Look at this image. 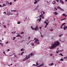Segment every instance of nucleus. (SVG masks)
I'll return each mask as SVG.
<instances>
[{"label": "nucleus", "mask_w": 67, "mask_h": 67, "mask_svg": "<svg viewBox=\"0 0 67 67\" xmlns=\"http://www.w3.org/2000/svg\"><path fill=\"white\" fill-rule=\"evenodd\" d=\"M60 43V42L58 41L54 42V44L53 43L52 44L51 47H50V49H53V48L56 47L57 46L59 45Z\"/></svg>", "instance_id": "nucleus-1"}, {"label": "nucleus", "mask_w": 67, "mask_h": 67, "mask_svg": "<svg viewBox=\"0 0 67 67\" xmlns=\"http://www.w3.org/2000/svg\"><path fill=\"white\" fill-rule=\"evenodd\" d=\"M40 40H38V39H36L35 41L34 42V43H35V44H37V45H39L40 44Z\"/></svg>", "instance_id": "nucleus-2"}, {"label": "nucleus", "mask_w": 67, "mask_h": 67, "mask_svg": "<svg viewBox=\"0 0 67 67\" xmlns=\"http://www.w3.org/2000/svg\"><path fill=\"white\" fill-rule=\"evenodd\" d=\"M35 30L36 31H37V30H39V28H38V27L37 26H36V28L35 29Z\"/></svg>", "instance_id": "nucleus-3"}, {"label": "nucleus", "mask_w": 67, "mask_h": 67, "mask_svg": "<svg viewBox=\"0 0 67 67\" xmlns=\"http://www.w3.org/2000/svg\"><path fill=\"white\" fill-rule=\"evenodd\" d=\"M30 56V54L28 55L27 56V58H26V59H28L30 58L31 57V56Z\"/></svg>", "instance_id": "nucleus-4"}, {"label": "nucleus", "mask_w": 67, "mask_h": 67, "mask_svg": "<svg viewBox=\"0 0 67 67\" xmlns=\"http://www.w3.org/2000/svg\"><path fill=\"white\" fill-rule=\"evenodd\" d=\"M63 29H64V30H66V29H67V26H64Z\"/></svg>", "instance_id": "nucleus-5"}, {"label": "nucleus", "mask_w": 67, "mask_h": 67, "mask_svg": "<svg viewBox=\"0 0 67 67\" xmlns=\"http://www.w3.org/2000/svg\"><path fill=\"white\" fill-rule=\"evenodd\" d=\"M57 13V12H53V13H54V14H55V15H57L58 13Z\"/></svg>", "instance_id": "nucleus-6"}, {"label": "nucleus", "mask_w": 67, "mask_h": 67, "mask_svg": "<svg viewBox=\"0 0 67 67\" xmlns=\"http://www.w3.org/2000/svg\"><path fill=\"white\" fill-rule=\"evenodd\" d=\"M34 1H35V2H34V4H36L38 2L37 1V0H35Z\"/></svg>", "instance_id": "nucleus-7"}, {"label": "nucleus", "mask_w": 67, "mask_h": 67, "mask_svg": "<svg viewBox=\"0 0 67 67\" xmlns=\"http://www.w3.org/2000/svg\"><path fill=\"white\" fill-rule=\"evenodd\" d=\"M44 23L46 24V25H47H47H48V23L45 21H44Z\"/></svg>", "instance_id": "nucleus-8"}, {"label": "nucleus", "mask_w": 67, "mask_h": 67, "mask_svg": "<svg viewBox=\"0 0 67 67\" xmlns=\"http://www.w3.org/2000/svg\"><path fill=\"white\" fill-rule=\"evenodd\" d=\"M60 50H59V51H56V53H57H57H59V52H60Z\"/></svg>", "instance_id": "nucleus-9"}, {"label": "nucleus", "mask_w": 67, "mask_h": 67, "mask_svg": "<svg viewBox=\"0 0 67 67\" xmlns=\"http://www.w3.org/2000/svg\"><path fill=\"white\" fill-rule=\"evenodd\" d=\"M27 59L26 57L25 58L23 59V61H25V60H26V59Z\"/></svg>", "instance_id": "nucleus-10"}, {"label": "nucleus", "mask_w": 67, "mask_h": 67, "mask_svg": "<svg viewBox=\"0 0 67 67\" xmlns=\"http://www.w3.org/2000/svg\"><path fill=\"white\" fill-rule=\"evenodd\" d=\"M63 35V34H61L59 35V37H61V36H62V35Z\"/></svg>", "instance_id": "nucleus-11"}, {"label": "nucleus", "mask_w": 67, "mask_h": 67, "mask_svg": "<svg viewBox=\"0 0 67 67\" xmlns=\"http://www.w3.org/2000/svg\"><path fill=\"white\" fill-rule=\"evenodd\" d=\"M54 10L55 11H56V10H57V8H56V7H55Z\"/></svg>", "instance_id": "nucleus-12"}, {"label": "nucleus", "mask_w": 67, "mask_h": 67, "mask_svg": "<svg viewBox=\"0 0 67 67\" xmlns=\"http://www.w3.org/2000/svg\"><path fill=\"white\" fill-rule=\"evenodd\" d=\"M30 55H31V56H34V54H33V53H31V54H30Z\"/></svg>", "instance_id": "nucleus-13"}, {"label": "nucleus", "mask_w": 67, "mask_h": 67, "mask_svg": "<svg viewBox=\"0 0 67 67\" xmlns=\"http://www.w3.org/2000/svg\"><path fill=\"white\" fill-rule=\"evenodd\" d=\"M31 28L33 30H34V29L33 27V26H31Z\"/></svg>", "instance_id": "nucleus-14"}, {"label": "nucleus", "mask_w": 67, "mask_h": 67, "mask_svg": "<svg viewBox=\"0 0 67 67\" xmlns=\"http://www.w3.org/2000/svg\"><path fill=\"white\" fill-rule=\"evenodd\" d=\"M30 44L32 45V46H33L34 45V43H31Z\"/></svg>", "instance_id": "nucleus-15"}, {"label": "nucleus", "mask_w": 67, "mask_h": 67, "mask_svg": "<svg viewBox=\"0 0 67 67\" xmlns=\"http://www.w3.org/2000/svg\"><path fill=\"white\" fill-rule=\"evenodd\" d=\"M3 26H4V28H6V26L5 25H2Z\"/></svg>", "instance_id": "nucleus-16"}, {"label": "nucleus", "mask_w": 67, "mask_h": 67, "mask_svg": "<svg viewBox=\"0 0 67 67\" xmlns=\"http://www.w3.org/2000/svg\"><path fill=\"white\" fill-rule=\"evenodd\" d=\"M11 11H14V12H16L17 11L15 10H11Z\"/></svg>", "instance_id": "nucleus-17"}, {"label": "nucleus", "mask_w": 67, "mask_h": 67, "mask_svg": "<svg viewBox=\"0 0 67 67\" xmlns=\"http://www.w3.org/2000/svg\"><path fill=\"white\" fill-rule=\"evenodd\" d=\"M24 53V52H22L20 54L21 55H23V54Z\"/></svg>", "instance_id": "nucleus-18"}, {"label": "nucleus", "mask_w": 67, "mask_h": 67, "mask_svg": "<svg viewBox=\"0 0 67 67\" xmlns=\"http://www.w3.org/2000/svg\"><path fill=\"white\" fill-rule=\"evenodd\" d=\"M15 38H16V37H13V41H14L15 39Z\"/></svg>", "instance_id": "nucleus-19"}, {"label": "nucleus", "mask_w": 67, "mask_h": 67, "mask_svg": "<svg viewBox=\"0 0 67 67\" xmlns=\"http://www.w3.org/2000/svg\"><path fill=\"white\" fill-rule=\"evenodd\" d=\"M51 66H53V65H54V63H51Z\"/></svg>", "instance_id": "nucleus-20"}, {"label": "nucleus", "mask_w": 67, "mask_h": 67, "mask_svg": "<svg viewBox=\"0 0 67 67\" xmlns=\"http://www.w3.org/2000/svg\"><path fill=\"white\" fill-rule=\"evenodd\" d=\"M17 37H20V35L18 34H17Z\"/></svg>", "instance_id": "nucleus-21"}, {"label": "nucleus", "mask_w": 67, "mask_h": 67, "mask_svg": "<svg viewBox=\"0 0 67 67\" xmlns=\"http://www.w3.org/2000/svg\"><path fill=\"white\" fill-rule=\"evenodd\" d=\"M53 2H52L53 4H55V3H56V2H55V1H53Z\"/></svg>", "instance_id": "nucleus-22"}, {"label": "nucleus", "mask_w": 67, "mask_h": 67, "mask_svg": "<svg viewBox=\"0 0 67 67\" xmlns=\"http://www.w3.org/2000/svg\"><path fill=\"white\" fill-rule=\"evenodd\" d=\"M41 20H42V18H40V19L39 20V22H40V21H41Z\"/></svg>", "instance_id": "nucleus-23"}, {"label": "nucleus", "mask_w": 67, "mask_h": 67, "mask_svg": "<svg viewBox=\"0 0 67 67\" xmlns=\"http://www.w3.org/2000/svg\"><path fill=\"white\" fill-rule=\"evenodd\" d=\"M58 9H60L61 8L60 7H59V6H58L57 7Z\"/></svg>", "instance_id": "nucleus-24"}, {"label": "nucleus", "mask_w": 67, "mask_h": 67, "mask_svg": "<svg viewBox=\"0 0 67 67\" xmlns=\"http://www.w3.org/2000/svg\"><path fill=\"white\" fill-rule=\"evenodd\" d=\"M60 10H61V11H64V10L62 8H60Z\"/></svg>", "instance_id": "nucleus-25"}, {"label": "nucleus", "mask_w": 67, "mask_h": 67, "mask_svg": "<svg viewBox=\"0 0 67 67\" xmlns=\"http://www.w3.org/2000/svg\"><path fill=\"white\" fill-rule=\"evenodd\" d=\"M42 16H43V14H42V13H41V15H40V17H42Z\"/></svg>", "instance_id": "nucleus-26"}, {"label": "nucleus", "mask_w": 67, "mask_h": 67, "mask_svg": "<svg viewBox=\"0 0 67 67\" xmlns=\"http://www.w3.org/2000/svg\"><path fill=\"white\" fill-rule=\"evenodd\" d=\"M41 65L40 64L39 66H37V67H41Z\"/></svg>", "instance_id": "nucleus-27"}, {"label": "nucleus", "mask_w": 67, "mask_h": 67, "mask_svg": "<svg viewBox=\"0 0 67 67\" xmlns=\"http://www.w3.org/2000/svg\"><path fill=\"white\" fill-rule=\"evenodd\" d=\"M65 24V23H63L62 25H62V26H63V25H64Z\"/></svg>", "instance_id": "nucleus-28"}, {"label": "nucleus", "mask_w": 67, "mask_h": 67, "mask_svg": "<svg viewBox=\"0 0 67 67\" xmlns=\"http://www.w3.org/2000/svg\"><path fill=\"white\" fill-rule=\"evenodd\" d=\"M3 53L4 54H5V55H6L7 56H8L7 55V54H6L5 53V52H3Z\"/></svg>", "instance_id": "nucleus-29"}, {"label": "nucleus", "mask_w": 67, "mask_h": 67, "mask_svg": "<svg viewBox=\"0 0 67 67\" xmlns=\"http://www.w3.org/2000/svg\"><path fill=\"white\" fill-rule=\"evenodd\" d=\"M17 23L18 24H20V21L18 22Z\"/></svg>", "instance_id": "nucleus-30"}, {"label": "nucleus", "mask_w": 67, "mask_h": 67, "mask_svg": "<svg viewBox=\"0 0 67 67\" xmlns=\"http://www.w3.org/2000/svg\"><path fill=\"white\" fill-rule=\"evenodd\" d=\"M7 12L8 14H10V11H9V12L7 11Z\"/></svg>", "instance_id": "nucleus-31"}, {"label": "nucleus", "mask_w": 67, "mask_h": 67, "mask_svg": "<svg viewBox=\"0 0 67 67\" xmlns=\"http://www.w3.org/2000/svg\"><path fill=\"white\" fill-rule=\"evenodd\" d=\"M60 61H63V58H62L60 59Z\"/></svg>", "instance_id": "nucleus-32"}, {"label": "nucleus", "mask_w": 67, "mask_h": 67, "mask_svg": "<svg viewBox=\"0 0 67 67\" xmlns=\"http://www.w3.org/2000/svg\"><path fill=\"white\" fill-rule=\"evenodd\" d=\"M60 55H61L62 56H63V54H62V53H60Z\"/></svg>", "instance_id": "nucleus-33"}, {"label": "nucleus", "mask_w": 67, "mask_h": 67, "mask_svg": "<svg viewBox=\"0 0 67 67\" xmlns=\"http://www.w3.org/2000/svg\"><path fill=\"white\" fill-rule=\"evenodd\" d=\"M43 65H44V63H42V64L41 65V66H43Z\"/></svg>", "instance_id": "nucleus-34"}, {"label": "nucleus", "mask_w": 67, "mask_h": 67, "mask_svg": "<svg viewBox=\"0 0 67 67\" xmlns=\"http://www.w3.org/2000/svg\"><path fill=\"white\" fill-rule=\"evenodd\" d=\"M66 58L67 59V57H64V59H66Z\"/></svg>", "instance_id": "nucleus-35"}, {"label": "nucleus", "mask_w": 67, "mask_h": 67, "mask_svg": "<svg viewBox=\"0 0 67 67\" xmlns=\"http://www.w3.org/2000/svg\"><path fill=\"white\" fill-rule=\"evenodd\" d=\"M48 25L47 24L46 25V26H45V28H46V27H47V25Z\"/></svg>", "instance_id": "nucleus-36"}, {"label": "nucleus", "mask_w": 67, "mask_h": 67, "mask_svg": "<svg viewBox=\"0 0 67 67\" xmlns=\"http://www.w3.org/2000/svg\"><path fill=\"white\" fill-rule=\"evenodd\" d=\"M13 55H14V57H15V53H14L13 54Z\"/></svg>", "instance_id": "nucleus-37"}, {"label": "nucleus", "mask_w": 67, "mask_h": 67, "mask_svg": "<svg viewBox=\"0 0 67 67\" xmlns=\"http://www.w3.org/2000/svg\"><path fill=\"white\" fill-rule=\"evenodd\" d=\"M61 3L62 4H64V2L63 1H62V2H61Z\"/></svg>", "instance_id": "nucleus-38"}, {"label": "nucleus", "mask_w": 67, "mask_h": 67, "mask_svg": "<svg viewBox=\"0 0 67 67\" xmlns=\"http://www.w3.org/2000/svg\"><path fill=\"white\" fill-rule=\"evenodd\" d=\"M3 13H5V14H6V15H7V14H6V12H4Z\"/></svg>", "instance_id": "nucleus-39"}, {"label": "nucleus", "mask_w": 67, "mask_h": 67, "mask_svg": "<svg viewBox=\"0 0 67 67\" xmlns=\"http://www.w3.org/2000/svg\"><path fill=\"white\" fill-rule=\"evenodd\" d=\"M24 32H23L22 31L21 33V34H24Z\"/></svg>", "instance_id": "nucleus-40"}, {"label": "nucleus", "mask_w": 67, "mask_h": 67, "mask_svg": "<svg viewBox=\"0 0 67 67\" xmlns=\"http://www.w3.org/2000/svg\"><path fill=\"white\" fill-rule=\"evenodd\" d=\"M39 64L38 63H37V62H36V65H38Z\"/></svg>", "instance_id": "nucleus-41"}, {"label": "nucleus", "mask_w": 67, "mask_h": 67, "mask_svg": "<svg viewBox=\"0 0 67 67\" xmlns=\"http://www.w3.org/2000/svg\"><path fill=\"white\" fill-rule=\"evenodd\" d=\"M24 51V49H21V51Z\"/></svg>", "instance_id": "nucleus-42"}, {"label": "nucleus", "mask_w": 67, "mask_h": 67, "mask_svg": "<svg viewBox=\"0 0 67 67\" xmlns=\"http://www.w3.org/2000/svg\"><path fill=\"white\" fill-rule=\"evenodd\" d=\"M10 5H12V2H10Z\"/></svg>", "instance_id": "nucleus-43"}, {"label": "nucleus", "mask_w": 67, "mask_h": 67, "mask_svg": "<svg viewBox=\"0 0 67 67\" xmlns=\"http://www.w3.org/2000/svg\"><path fill=\"white\" fill-rule=\"evenodd\" d=\"M34 41V40H31V41H30L29 43H30V42H31V41Z\"/></svg>", "instance_id": "nucleus-44"}, {"label": "nucleus", "mask_w": 67, "mask_h": 67, "mask_svg": "<svg viewBox=\"0 0 67 67\" xmlns=\"http://www.w3.org/2000/svg\"><path fill=\"white\" fill-rule=\"evenodd\" d=\"M60 1H59L60 2H61H61H62V0H60Z\"/></svg>", "instance_id": "nucleus-45"}, {"label": "nucleus", "mask_w": 67, "mask_h": 67, "mask_svg": "<svg viewBox=\"0 0 67 67\" xmlns=\"http://www.w3.org/2000/svg\"><path fill=\"white\" fill-rule=\"evenodd\" d=\"M0 41H1V42L0 43V45H1V44H2V43H2V41H1V40H0Z\"/></svg>", "instance_id": "nucleus-46"}, {"label": "nucleus", "mask_w": 67, "mask_h": 67, "mask_svg": "<svg viewBox=\"0 0 67 67\" xmlns=\"http://www.w3.org/2000/svg\"><path fill=\"white\" fill-rule=\"evenodd\" d=\"M11 14H8V15H11Z\"/></svg>", "instance_id": "nucleus-47"}, {"label": "nucleus", "mask_w": 67, "mask_h": 67, "mask_svg": "<svg viewBox=\"0 0 67 67\" xmlns=\"http://www.w3.org/2000/svg\"><path fill=\"white\" fill-rule=\"evenodd\" d=\"M33 66H36V65L35 64H33Z\"/></svg>", "instance_id": "nucleus-48"}, {"label": "nucleus", "mask_w": 67, "mask_h": 67, "mask_svg": "<svg viewBox=\"0 0 67 67\" xmlns=\"http://www.w3.org/2000/svg\"><path fill=\"white\" fill-rule=\"evenodd\" d=\"M10 51V49H7L8 52H9V51Z\"/></svg>", "instance_id": "nucleus-49"}, {"label": "nucleus", "mask_w": 67, "mask_h": 67, "mask_svg": "<svg viewBox=\"0 0 67 67\" xmlns=\"http://www.w3.org/2000/svg\"><path fill=\"white\" fill-rule=\"evenodd\" d=\"M45 14V12H43V14Z\"/></svg>", "instance_id": "nucleus-50"}, {"label": "nucleus", "mask_w": 67, "mask_h": 67, "mask_svg": "<svg viewBox=\"0 0 67 67\" xmlns=\"http://www.w3.org/2000/svg\"><path fill=\"white\" fill-rule=\"evenodd\" d=\"M65 15V13H64L63 14V15L64 16Z\"/></svg>", "instance_id": "nucleus-51"}, {"label": "nucleus", "mask_w": 67, "mask_h": 67, "mask_svg": "<svg viewBox=\"0 0 67 67\" xmlns=\"http://www.w3.org/2000/svg\"><path fill=\"white\" fill-rule=\"evenodd\" d=\"M0 7L1 8L2 7V5H0Z\"/></svg>", "instance_id": "nucleus-52"}, {"label": "nucleus", "mask_w": 67, "mask_h": 67, "mask_svg": "<svg viewBox=\"0 0 67 67\" xmlns=\"http://www.w3.org/2000/svg\"><path fill=\"white\" fill-rule=\"evenodd\" d=\"M64 51V50H60V52H63V51Z\"/></svg>", "instance_id": "nucleus-53"}, {"label": "nucleus", "mask_w": 67, "mask_h": 67, "mask_svg": "<svg viewBox=\"0 0 67 67\" xmlns=\"http://www.w3.org/2000/svg\"><path fill=\"white\" fill-rule=\"evenodd\" d=\"M12 34H14V32H12Z\"/></svg>", "instance_id": "nucleus-54"}, {"label": "nucleus", "mask_w": 67, "mask_h": 67, "mask_svg": "<svg viewBox=\"0 0 67 67\" xmlns=\"http://www.w3.org/2000/svg\"><path fill=\"white\" fill-rule=\"evenodd\" d=\"M12 55H13V54H12V55H9V56H12Z\"/></svg>", "instance_id": "nucleus-55"}, {"label": "nucleus", "mask_w": 67, "mask_h": 67, "mask_svg": "<svg viewBox=\"0 0 67 67\" xmlns=\"http://www.w3.org/2000/svg\"><path fill=\"white\" fill-rule=\"evenodd\" d=\"M62 26H62V25H61V26L60 27V28H61L62 29H63V28H62Z\"/></svg>", "instance_id": "nucleus-56"}, {"label": "nucleus", "mask_w": 67, "mask_h": 67, "mask_svg": "<svg viewBox=\"0 0 67 67\" xmlns=\"http://www.w3.org/2000/svg\"><path fill=\"white\" fill-rule=\"evenodd\" d=\"M41 37H43V36H42V35H41Z\"/></svg>", "instance_id": "nucleus-57"}, {"label": "nucleus", "mask_w": 67, "mask_h": 67, "mask_svg": "<svg viewBox=\"0 0 67 67\" xmlns=\"http://www.w3.org/2000/svg\"><path fill=\"white\" fill-rule=\"evenodd\" d=\"M15 57H16V58H18V57H16V55L15 56Z\"/></svg>", "instance_id": "nucleus-58"}, {"label": "nucleus", "mask_w": 67, "mask_h": 67, "mask_svg": "<svg viewBox=\"0 0 67 67\" xmlns=\"http://www.w3.org/2000/svg\"><path fill=\"white\" fill-rule=\"evenodd\" d=\"M1 45H2V46H3V44L2 43L1 44Z\"/></svg>", "instance_id": "nucleus-59"}, {"label": "nucleus", "mask_w": 67, "mask_h": 67, "mask_svg": "<svg viewBox=\"0 0 67 67\" xmlns=\"http://www.w3.org/2000/svg\"><path fill=\"white\" fill-rule=\"evenodd\" d=\"M64 16H65V17H66V16H67L66 15H64Z\"/></svg>", "instance_id": "nucleus-60"}, {"label": "nucleus", "mask_w": 67, "mask_h": 67, "mask_svg": "<svg viewBox=\"0 0 67 67\" xmlns=\"http://www.w3.org/2000/svg\"><path fill=\"white\" fill-rule=\"evenodd\" d=\"M6 44H8V41L5 43Z\"/></svg>", "instance_id": "nucleus-61"}, {"label": "nucleus", "mask_w": 67, "mask_h": 67, "mask_svg": "<svg viewBox=\"0 0 67 67\" xmlns=\"http://www.w3.org/2000/svg\"><path fill=\"white\" fill-rule=\"evenodd\" d=\"M20 38H22V36H20Z\"/></svg>", "instance_id": "nucleus-62"}, {"label": "nucleus", "mask_w": 67, "mask_h": 67, "mask_svg": "<svg viewBox=\"0 0 67 67\" xmlns=\"http://www.w3.org/2000/svg\"><path fill=\"white\" fill-rule=\"evenodd\" d=\"M30 38H31V37H28V39H29Z\"/></svg>", "instance_id": "nucleus-63"}, {"label": "nucleus", "mask_w": 67, "mask_h": 67, "mask_svg": "<svg viewBox=\"0 0 67 67\" xmlns=\"http://www.w3.org/2000/svg\"><path fill=\"white\" fill-rule=\"evenodd\" d=\"M16 1V0H14V2H15V1Z\"/></svg>", "instance_id": "nucleus-64"}]
</instances>
